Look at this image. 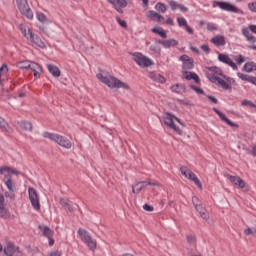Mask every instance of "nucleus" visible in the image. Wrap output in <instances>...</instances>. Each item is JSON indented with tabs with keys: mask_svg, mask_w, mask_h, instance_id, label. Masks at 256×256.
I'll use <instances>...</instances> for the list:
<instances>
[{
	"mask_svg": "<svg viewBox=\"0 0 256 256\" xmlns=\"http://www.w3.org/2000/svg\"><path fill=\"white\" fill-rule=\"evenodd\" d=\"M237 77H239V79H242V81H247L248 83H251V79L253 76H249V75L243 74L241 72H238Z\"/></svg>",
	"mask_w": 256,
	"mask_h": 256,
	"instance_id": "40",
	"label": "nucleus"
},
{
	"mask_svg": "<svg viewBox=\"0 0 256 256\" xmlns=\"http://www.w3.org/2000/svg\"><path fill=\"white\" fill-rule=\"evenodd\" d=\"M192 203H193L194 207H197V205H201V201L199 200V198L197 196L192 197Z\"/></svg>",
	"mask_w": 256,
	"mask_h": 256,
	"instance_id": "50",
	"label": "nucleus"
},
{
	"mask_svg": "<svg viewBox=\"0 0 256 256\" xmlns=\"http://www.w3.org/2000/svg\"><path fill=\"white\" fill-rule=\"evenodd\" d=\"M151 51H154V53H157L159 55V53H161V48L157 47V46H151L150 47Z\"/></svg>",
	"mask_w": 256,
	"mask_h": 256,
	"instance_id": "55",
	"label": "nucleus"
},
{
	"mask_svg": "<svg viewBox=\"0 0 256 256\" xmlns=\"http://www.w3.org/2000/svg\"><path fill=\"white\" fill-rule=\"evenodd\" d=\"M243 71H245L246 73H252V71H256V63L247 62L243 67Z\"/></svg>",
	"mask_w": 256,
	"mask_h": 256,
	"instance_id": "35",
	"label": "nucleus"
},
{
	"mask_svg": "<svg viewBox=\"0 0 256 256\" xmlns=\"http://www.w3.org/2000/svg\"><path fill=\"white\" fill-rule=\"evenodd\" d=\"M218 60L221 63H225V65H228V67H231L234 71H237V64L229 57L227 54H219Z\"/></svg>",
	"mask_w": 256,
	"mask_h": 256,
	"instance_id": "17",
	"label": "nucleus"
},
{
	"mask_svg": "<svg viewBox=\"0 0 256 256\" xmlns=\"http://www.w3.org/2000/svg\"><path fill=\"white\" fill-rule=\"evenodd\" d=\"M39 229L42 233V235L44 237H47V239H51V237H53V230H51V228H49L48 226H45V225H40L39 226Z\"/></svg>",
	"mask_w": 256,
	"mask_h": 256,
	"instance_id": "29",
	"label": "nucleus"
},
{
	"mask_svg": "<svg viewBox=\"0 0 256 256\" xmlns=\"http://www.w3.org/2000/svg\"><path fill=\"white\" fill-rule=\"evenodd\" d=\"M177 23H178L179 27H186V25H188L187 20L184 17H178Z\"/></svg>",
	"mask_w": 256,
	"mask_h": 256,
	"instance_id": "45",
	"label": "nucleus"
},
{
	"mask_svg": "<svg viewBox=\"0 0 256 256\" xmlns=\"http://www.w3.org/2000/svg\"><path fill=\"white\" fill-rule=\"evenodd\" d=\"M202 51H204V53H211V48H209V45L204 44L201 46Z\"/></svg>",
	"mask_w": 256,
	"mask_h": 256,
	"instance_id": "51",
	"label": "nucleus"
},
{
	"mask_svg": "<svg viewBox=\"0 0 256 256\" xmlns=\"http://www.w3.org/2000/svg\"><path fill=\"white\" fill-rule=\"evenodd\" d=\"M96 77L101 83L107 85V87H109L110 89H125L126 91H129L131 89L129 84L119 80V78L115 76L99 73L96 75Z\"/></svg>",
	"mask_w": 256,
	"mask_h": 256,
	"instance_id": "3",
	"label": "nucleus"
},
{
	"mask_svg": "<svg viewBox=\"0 0 256 256\" xmlns=\"http://www.w3.org/2000/svg\"><path fill=\"white\" fill-rule=\"evenodd\" d=\"M30 69L34 72L35 78L41 77V73H43V68L41 67V65L35 62H30Z\"/></svg>",
	"mask_w": 256,
	"mask_h": 256,
	"instance_id": "25",
	"label": "nucleus"
},
{
	"mask_svg": "<svg viewBox=\"0 0 256 256\" xmlns=\"http://www.w3.org/2000/svg\"><path fill=\"white\" fill-rule=\"evenodd\" d=\"M180 173L183 175V177L189 179V181H193V183H195L199 189H203V184H201V181L199 178H197V175H195V173H193V171H191V169H189L187 166L180 167Z\"/></svg>",
	"mask_w": 256,
	"mask_h": 256,
	"instance_id": "10",
	"label": "nucleus"
},
{
	"mask_svg": "<svg viewBox=\"0 0 256 256\" xmlns=\"http://www.w3.org/2000/svg\"><path fill=\"white\" fill-rule=\"evenodd\" d=\"M196 211L199 212V215L202 219H204L205 221H207V219H209V213H207V210H205V208H203V205L199 204L194 206Z\"/></svg>",
	"mask_w": 256,
	"mask_h": 256,
	"instance_id": "30",
	"label": "nucleus"
},
{
	"mask_svg": "<svg viewBox=\"0 0 256 256\" xmlns=\"http://www.w3.org/2000/svg\"><path fill=\"white\" fill-rule=\"evenodd\" d=\"M190 49H191V51H192L193 53H196V55H199V48H197V47H195V46H191Z\"/></svg>",
	"mask_w": 256,
	"mask_h": 256,
	"instance_id": "61",
	"label": "nucleus"
},
{
	"mask_svg": "<svg viewBox=\"0 0 256 256\" xmlns=\"http://www.w3.org/2000/svg\"><path fill=\"white\" fill-rule=\"evenodd\" d=\"M0 207H5V194L0 193Z\"/></svg>",
	"mask_w": 256,
	"mask_h": 256,
	"instance_id": "53",
	"label": "nucleus"
},
{
	"mask_svg": "<svg viewBox=\"0 0 256 256\" xmlns=\"http://www.w3.org/2000/svg\"><path fill=\"white\" fill-rule=\"evenodd\" d=\"M78 235H79L81 241H83V243H85V245H87V247L91 251H95L97 249V240L93 239V237H91V234H89V232H87V230H85L83 228H79Z\"/></svg>",
	"mask_w": 256,
	"mask_h": 256,
	"instance_id": "8",
	"label": "nucleus"
},
{
	"mask_svg": "<svg viewBox=\"0 0 256 256\" xmlns=\"http://www.w3.org/2000/svg\"><path fill=\"white\" fill-rule=\"evenodd\" d=\"M241 106L242 107H253L254 109H256V105L251 100H247V99H244L241 101Z\"/></svg>",
	"mask_w": 256,
	"mask_h": 256,
	"instance_id": "41",
	"label": "nucleus"
},
{
	"mask_svg": "<svg viewBox=\"0 0 256 256\" xmlns=\"http://www.w3.org/2000/svg\"><path fill=\"white\" fill-rule=\"evenodd\" d=\"M146 17H148V19H152V21H157L158 23H161V21H165V18L163 16H161V14L150 10L146 13Z\"/></svg>",
	"mask_w": 256,
	"mask_h": 256,
	"instance_id": "23",
	"label": "nucleus"
},
{
	"mask_svg": "<svg viewBox=\"0 0 256 256\" xmlns=\"http://www.w3.org/2000/svg\"><path fill=\"white\" fill-rule=\"evenodd\" d=\"M9 79V68L6 64H3L0 67V85H3L5 81H8Z\"/></svg>",
	"mask_w": 256,
	"mask_h": 256,
	"instance_id": "20",
	"label": "nucleus"
},
{
	"mask_svg": "<svg viewBox=\"0 0 256 256\" xmlns=\"http://www.w3.org/2000/svg\"><path fill=\"white\" fill-rule=\"evenodd\" d=\"M36 19H38L40 23H47V16H45V14H43L42 12L36 13Z\"/></svg>",
	"mask_w": 256,
	"mask_h": 256,
	"instance_id": "42",
	"label": "nucleus"
},
{
	"mask_svg": "<svg viewBox=\"0 0 256 256\" xmlns=\"http://www.w3.org/2000/svg\"><path fill=\"white\" fill-rule=\"evenodd\" d=\"M43 137L50 139V141H54V143H57L60 147H64V149H71L73 145L69 139L59 134L44 132Z\"/></svg>",
	"mask_w": 256,
	"mask_h": 256,
	"instance_id": "6",
	"label": "nucleus"
},
{
	"mask_svg": "<svg viewBox=\"0 0 256 256\" xmlns=\"http://www.w3.org/2000/svg\"><path fill=\"white\" fill-rule=\"evenodd\" d=\"M184 27H185L187 33H189V35H193V33H194L193 28H191L190 26H188V24H187L186 26H184Z\"/></svg>",
	"mask_w": 256,
	"mask_h": 256,
	"instance_id": "58",
	"label": "nucleus"
},
{
	"mask_svg": "<svg viewBox=\"0 0 256 256\" xmlns=\"http://www.w3.org/2000/svg\"><path fill=\"white\" fill-rule=\"evenodd\" d=\"M213 111L216 113V115H218V117H220L221 121L227 123V125H229L230 127H235L236 129L239 128V124L229 120V118H227V116L219 109L213 108Z\"/></svg>",
	"mask_w": 256,
	"mask_h": 256,
	"instance_id": "18",
	"label": "nucleus"
},
{
	"mask_svg": "<svg viewBox=\"0 0 256 256\" xmlns=\"http://www.w3.org/2000/svg\"><path fill=\"white\" fill-rule=\"evenodd\" d=\"M47 69L53 77H61V70H59V67L53 65V64H48Z\"/></svg>",
	"mask_w": 256,
	"mask_h": 256,
	"instance_id": "31",
	"label": "nucleus"
},
{
	"mask_svg": "<svg viewBox=\"0 0 256 256\" xmlns=\"http://www.w3.org/2000/svg\"><path fill=\"white\" fill-rule=\"evenodd\" d=\"M192 58H190L188 55H182L180 57V61H183V63H187V61H191Z\"/></svg>",
	"mask_w": 256,
	"mask_h": 256,
	"instance_id": "52",
	"label": "nucleus"
},
{
	"mask_svg": "<svg viewBox=\"0 0 256 256\" xmlns=\"http://www.w3.org/2000/svg\"><path fill=\"white\" fill-rule=\"evenodd\" d=\"M0 217H3L4 219L9 217V210L5 206L0 207Z\"/></svg>",
	"mask_w": 256,
	"mask_h": 256,
	"instance_id": "43",
	"label": "nucleus"
},
{
	"mask_svg": "<svg viewBox=\"0 0 256 256\" xmlns=\"http://www.w3.org/2000/svg\"><path fill=\"white\" fill-rule=\"evenodd\" d=\"M18 127L19 129H21L22 131L31 133V131H33V123H31L30 121H25V120H21L18 122Z\"/></svg>",
	"mask_w": 256,
	"mask_h": 256,
	"instance_id": "22",
	"label": "nucleus"
},
{
	"mask_svg": "<svg viewBox=\"0 0 256 256\" xmlns=\"http://www.w3.org/2000/svg\"><path fill=\"white\" fill-rule=\"evenodd\" d=\"M16 5L22 15L27 19H33V11H31L27 0H16Z\"/></svg>",
	"mask_w": 256,
	"mask_h": 256,
	"instance_id": "11",
	"label": "nucleus"
},
{
	"mask_svg": "<svg viewBox=\"0 0 256 256\" xmlns=\"http://www.w3.org/2000/svg\"><path fill=\"white\" fill-rule=\"evenodd\" d=\"M50 256H63V254L59 251H54L50 253Z\"/></svg>",
	"mask_w": 256,
	"mask_h": 256,
	"instance_id": "63",
	"label": "nucleus"
},
{
	"mask_svg": "<svg viewBox=\"0 0 256 256\" xmlns=\"http://www.w3.org/2000/svg\"><path fill=\"white\" fill-rule=\"evenodd\" d=\"M210 41L216 47H223L226 44L225 36H223V35H216Z\"/></svg>",
	"mask_w": 256,
	"mask_h": 256,
	"instance_id": "24",
	"label": "nucleus"
},
{
	"mask_svg": "<svg viewBox=\"0 0 256 256\" xmlns=\"http://www.w3.org/2000/svg\"><path fill=\"white\" fill-rule=\"evenodd\" d=\"M175 121L179 123V125H183V122H181V119H179L177 116L173 115L172 113L166 112L163 116V122L164 124L169 127L170 129L174 130L175 133L178 135H182L183 130H181L177 125H175Z\"/></svg>",
	"mask_w": 256,
	"mask_h": 256,
	"instance_id": "5",
	"label": "nucleus"
},
{
	"mask_svg": "<svg viewBox=\"0 0 256 256\" xmlns=\"http://www.w3.org/2000/svg\"><path fill=\"white\" fill-rule=\"evenodd\" d=\"M19 29H20L21 33L23 34V36L28 41H31V43H33L36 47H39L40 49H45L47 47L45 42H43V40H41V38L39 36L33 34V32L29 29V27H27L23 24H20Z\"/></svg>",
	"mask_w": 256,
	"mask_h": 256,
	"instance_id": "4",
	"label": "nucleus"
},
{
	"mask_svg": "<svg viewBox=\"0 0 256 256\" xmlns=\"http://www.w3.org/2000/svg\"><path fill=\"white\" fill-rule=\"evenodd\" d=\"M143 209H144V211H149V212H151V211H153V206H151V205H149V204H144V205H143Z\"/></svg>",
	"mask_w": 256,
	"mask_h": 256,
	"instance_id": "54",
	"label": "nucleus"
},
{
	"mask_svg": "<svg viewBox=\"0 0 256 256\" xmlns=\"http://www.w3.org/2000/svg\"><path fill=\"white\" fill-rule=\"evenodd\" d=\"M192 89H193L194 91H196V93H200V94L203 93V89H201V88H199V87L192 86Z\"/></svg>",
	"mask_w": 256,
	"mask_h": 256,
	"instance_id": "62",
	"label": "nucleus"
},
{
	"mask_svg": "<svg viewBox=\"0 0 256 256\" xmlns=\"http://www.w3.org/2000/svg\"><path fill=\"white\" fill-rule=\"evenodd\" d=\"M17 67H18V69H30L31 62H29L27 60L18 62Z\"/></svg>",
	"mask_w": 256,
	"mask_h": 256,
	"instance_id": "38",
	"label": "nucleus"
},
{
	"mask_svg": "<svg viewBox=\"0 0 256 256\" xmlns=\"http://www.w3.org/2000/svg\"><path fill=\"white\" fill-rule=\"evenodd\" d=\"M253 233H255V230L248 228L244 230V234L245 235H253Z\"/></svg>",
	"mask_w": 256,
	"mask_h": 256,
	"instance_id": "56",
	"label": "nucleus"
},
{
	"mask_svg": "<svg viewBox=\"0 0 256 256\" xmlns=\"http://www.w3.org/2000/svg\"><path fill=\"white\" fill-rule=\"evenodd\" d=\"M172 93H177V95H183L187 91V87L184 84L176 83L170 87Z\"/></svg>",
	"mask_w": 256,
	"mask_h": 256,
	"instance_id": "21",
	"label": "nucleus"
},
{
	"mask_svg": "<svg viewBox=\"0 0 256 256\" xmlns=\"http://www.w3.org/2000/svg\"><path fill=\"white\" fill-rule=\"evenodd\" d=\"M0 129L2 131H7V129H9V123H7V121H5V119L1 116H0Z\"/></svg>",
	"mask_w": 256,
	"mask_h": 256,
	"instance_id": "39",
	"label": "nucleus"
},
{
	"mask_svg": "<svg viewBox=\"0 0 256 256\" xmlns=\"http://www.w3.org/2000/svg\"><path fill=\"white\" fill-rule=\"evenodd\" d=\"M3 251L7 256H23L21 251H19V247L15 246V244H13L11 241L6 242V246L4 247Z\"/></svg>",
	"mask_w": 256,
	"mask_h": 256,
	"instance_id": "15",
	"label": "nucleus"
},
{
	"mask_svg": "<svg viewBox=\"0 0 256 256\" xmlns=\"http://www.w3.org/2000/svg\"><path fill=\"white\" fill-rule=\"evenodd\" d=\"M159 43L166 49H169V47H175V46L179 45V42L175 39L162 40V41H159Z\"/></svg>",
	"mask_w": 256,
	"mask_h": 256,
	"instance_id": "32",
	"label": "nucleus"
},
{
	"mask_svg": "<svg viewBox=\"0 0 256 256\" xmlns=\"http://www.w3.org/2000/svg\"><path fill=\"white\" fill-rule=\"evenodd\" d=\"M28 193L32 207H34L36 211H39V209H41V204L39 203V194H37V190H35V188H29Z\"/></svg>",
	"mask_w": 256,
	"mask_h": 256,
	"instance_id": "16",
	"label": "nucleus"
},
{
	"mask_svg": "<svg viewBox=\"0 0 256 256\" xmlns=\"http://www.w3.org/2000/svg\"><path fill=\"white\" fill-rule=\"evenodd\" d=\"M250 83H251L252 85H256V77H253V76H252V78H251V80H250Z\"/></svg>",
	"mask_w": 256,
	"mask_h": 256,
	"instance_id": "64",
	"label": "nucleus"
},
{
	"mask_svg": "<svg viewBox=\"0 0 256 256\" xmlns=\"http://www.w3.org/2000/svg\"><path fill=\"white\" fill-rule=\"evenodd\" d=\"M133 61H135L139 67H151V65H154L153 60L138 52L133 54Z\"/></svg>",
	"mask_w": 256,
	"mask_h": 256,
	"instance_id": "12",
	"label": "nucleus"
},
{
	"mask_svg": "<svg viewBox=\"0 0 256 256\" xmlns=\"http://www.w3.org/2000/svg\"><path fill=\"white\" fill-rule=\"evenodd\" d=\"M195 241H196L195 236L193 235L187 236V242L190 243V245H195Z\"/></svg>",
	"mask_w": 256,
	"mask_h": 256,
	"instance_id": "49",
	"label": "nucleus"
},
{
	"mask_svg": "<svg viewBox=\"0 0 256 256\" xmlns=\"http://www.w3.org/2000/svg\"><path fill=\"white\" fill-rule=\"evenodd\" d=\"M17 173H18L17 170L8 166H4L0 168V175H5L3 182L8 189V191L5 192V197L10 201L15 200V191L17 189L15 187V182H13V179H11V176L9 175H17Z\"/></svg>",
	"mask_w": 256,
	"mask_h": 256,
	"instance_id": "2",
	"label": "nucleus"
},
{
	"mask_svg": "<svg viewBox=\"0 0 256 256\" xmlns=\"http://www.w3.org/2000/svg\"><path fill=\"white\" fill-rule=\"evenodd\" d=\"M116 21H117V23L119 24L120 27H123L124 29H127V22H125V20H122L121 18L117 17Z\"/></svg>",
	"mask_w": 256,
	"mask_h": 256,
	"instance_id": "47",
	"label": "nucleus"
},
{
	"mask_svg": "<svg viewBox=\"0 0 256 256\" xmlns=\"http://www.w3.org/2000/svg\"><path fill=\"white\" fill-rule=\"evenodd\" d=\"M248 9L252 11V13H256V2L249 3Z\"/></svg>",
	"mask_w": 256,
	"mask_h": 256,
	"instance_id": "48",
	"label": "nucleus"
},
{
	"mask_svg": "<svg viewBox=\"0 0 256 256\" xmlns=\"http://www.w3.org/2000/svg\"><path fill=\"white\" fill-rule=\"evenodd\" d=\"M152 33H156V35H159L162 37V39H167V32L165 30L155 27L152 29Z\"/></svg>",
	"mask_w": 256,
	"mask_h": 256,
	"instance_id": "36",
	"label": "nucleus"
},
{
	"mask_svg": "<svg viewBox=\"0 0 256 256\" xmlns=\"http://www.w3.org/2000/svg\"><path fill=\"white\" fill-rule=\"evenodd\" d=\"M233 59L236 61L237 65H243V62L245 61V57H243V55H236Z\"/></svg>",
	"mask_w": 256,
	"mask_h": 256,
	"instance_id": "44",
	"label": "nucleus"
},
{
	"mask_svg": "<svg viewBox=\"0 0 256 256\" xmlns=\"http://www.w3.org/2000/svg\"><path fill=\"white\" fill-rule=\"evenodd\" d=\"M208 99H209L212 103H214V104L219 103V100H217V98H215V97H213V96H208Z\"/></svg>",
	"mask_w": 256,
	"mask_h": 256,
	"instance_id": "60",
	"label": "nucleus"
},
{
	"mask_svg": "<svg viewBox=\"0 0 256 256\" xmlns=\"http://www.w3.org/2000/svg\"><path fill=\"white\" fill-rule=\"evenodd\" d=\"M194 67H195V64L193 62V59L184 62L183 66H182V69H183L182 77L184 79H187V81H191V79H193V81H195V83H199V76L193 72H189Z\"/></svg>",
	"mask_w": 256,
	"mask_h": 256,
	"instance_id": "7",
	"label": "nucleus"
},
{
	"mask_svg": "<svg viewBox=\"0 0 256 256\" xmlns=\"http://www.w3.org/2000/svg\"><path fill=\"white\" fill-rule=\"evenodd\" d=\"M149 79L152 81H155L156 83H165V77H163L161 74H157L155 72H149L148 74Z\"/></svg>",
	"mask_w": 256,
	"mask_h": 256,
	"instance_id": "28",
	"label": "nucleus"
},
{
	"mask_svg": "<svg viewBox=\"0 0 256 256\" xmlns=\"http://www.w3.org/2000/svg\"><path fill=\"white\" fill-rule=\"evenodd\" d=\"M147 185H152L153 187H159V183L157 182H152L151 180H147V181H140L135 183L132 186V192L135 195H139V193H141V191L143 190L144 187H147Z\"/></svg>",
	"mask_w": 256,
	"mask_h": 256,
	"instance_id": "14",
	"label": "nucleus"
},
{
	"mask_svg": "<svg viewBox=\"0 0 256 256\" xmlns=\"http://www.w3.org/2000/svg\"><path fill=\"white\" fill-rule=\"evenodd\" d=\"M248 30H250V31H252V33L256 34V25H253V24L249 25Z\"/></svg>",
	"mask_w": 256,
	"mask_h": 256,
	"instance_id": "59",
	"label": "nucleus"
},
{
	"mask_svg": "<svg viewBox=\"0 0 256 256\" xmlns=\"http://www.w3.org/2000/svg\"><path fill=\"white\" fill-rule=\"evenodd\" d=\"M204 71L207 79H209L211 83H215V85L225 90L231 89V84L227 82L228 78L223 74V71H221V68L217 66H212V67L206 68Z\"/></svg>",
	"mask_w": 256,
	"mask_h": 256,
	"instance_id": "1",
	"label": "nucleus"
},
{
	"mask_svg": "<svg viewBox=\"0 0 256 256\" xmlns=\"http://www.w3.org/2000/svg\"><path fill=\"white\" fill-rule=\"evenodd\" d=\"M213 7H219L222 11H228L229 13H239V8L237 6L223 1H214Z\"/></svg>",
	"mask_w": 256,
	"mask_h": 256,
	"instance_id": "13",
	"label": "nucleus"
},
{
	"mask_svg": "<svg viewBox=\"0 0 256 256\" xmlns=\"http://www.w3.org/2000/svg\"><path fill=\"white\" fill-rule=\"evenodd\" d=\"M169 5H170L172 11H177V9H179L183 13L189 11V9L187 7L183 6V4L177 3L175 0H170Z\"/></svg>",
	"mask_w": 256,
	"mask_h": 256,
	"instance_id": "26",
	"label": "nucleus"
},
{
	"mask_svg": "<svg viewBox=\"0 0 256 256\" xmlns=\"http://www.w3.org/2000/svg\"><path fill=\"white\" fill-rule=\"evenodd\" d=\"M242 34L244 35V37H246L249 43H256V37L252 35V33L249 31V28H243Z\"/></svg>",
	"mask_w": 256,
	"mask_h": 256,
	"instance_id": "33",
	"label": "nucleus"
},
{
	"mask_svg": "<svg viewBox=\"0 0 256 256\" xmlns=\"http://www.w3.org/2000/svg\"><path fill=\"white\" fill-rule=\"evenodd\" d=\"M155 9L156 11H158L159 13H166L167 11V5L161 3V2H158L156 5H155Z\"/></svg>",
	"mask_w": 256,
	"mask_h": 256,
	"instance_id": "37",
	"label": "nucleus"
},
{
	"mask_svg": "<svg viewBox=\"0 0 256 256\" xmlns=\"http://www.w3.org/2000/svg\"><path fill=\"white\" fill-rule=\"evenodd\" d=\"M60 205H62V207H64L65 209H68V211H71V212L75 211V208L77 207L76 204L73 206L71 201H69V199L67 198H61Z\"/></svg>",
	"mask_w": 256,
	"mask_h": 256,
	"instance_id": "27",
	"label": "nucleus"
},
{
	"mask_svg": "<svg viewBox=\"0 0 256 256\" xmlns=\"http://www.w3.org/2000/svg\"><path fill=\"white\" fill-rule=\"evenodd\" d=\"M118 13H123V9L127 7V0H116V6H114Z\"/></svg>",
	"mask_w": 256,
	"mask_h": 256,
	"instance_id": "34",
	"label": "nucleus"
},
{
	"mask_svg": "<svg viewBox=\"0 0 256 256\" xmlns=\"http://www.w3.org/2000/svg\"><path fill=\"white\" fill-rule=\"evenodd\" d=\"M165 23L166 25H171V26L175 25V21H173V19L170 17L166 19Z\"/></svg>",
	"mask_w": 256,
	"mask_h": 256,
	"instance_id": "57",
	"label": "nucleus"
},
{
	"mask_svg": "<svg viewBox=\"0 0 256 256\" xmlns=\"http://www.w3.org/2000/svg\"><path fill=\"white\" fill-rule=\"evenodd\" d=\"M207 29H208V31H217L218 26H217V24H215L213 22H209V23H207Z\"/></svg>",
	"mask_w": 256,
	"mask_h": 256,
	"instance_id": "46",
	"label": "nucleus"
},
{
	"mask_svg": "<svg viewBox=\"0 0 256 256\" xmlns=\"http://www.w3.org/2000/svg\"><path fill=\"white\" fill-rule=\"evenodd\" d=\"M229 181L232 185H235L236 187H239V189H245V181L242 180L239 176H233V175H227Z\"/></svg>",
	"mask_w": 256,
	"mask_h": 256,
	"instance_id": "19",
	"label": "nucleus"
},
{
	"mask_svg": "<svg viewBox=\"0 0 256 256\" xmlns=\"http://www.w3.org/2000/svg\"><path fill=\"white\" fill-rule=\"evenodd\" d=\"M78 235H79L81 241H83V243H85V245H87V247L91 251H95L97 249V240L93 239V237H91V234H89V232H87V230H85L83 228H79Z\"/></svg>",
	"mask_w": 256,
	"mask_h": 256,
	"instance_id": "9",
	"label": "nucleus"
}]
</instances>
